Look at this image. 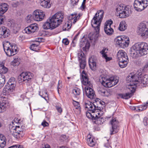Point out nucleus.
<instances>
[{
    "label": "nucleus",
    "mask_w": 148,
    "mask_h": 148,
    "mask_svg": "<svg viewBox=\"0 0 148 148\" xmlns=\"http://www.w3.org/2000/svg\"><path fill=\"white\" fill-rule=\"evenodd\" d=\"M73 24H71L70 22L68 21L64 25L63 27V29L64 30H66L69 29L71 26V25Z\"/></svg>",
    "instance_id": "obj_43"
},
{
    "label": "nucleus",
    "mask_w": 148,
    "mask_h": 148,
    "mask_svg": "<svg viewBox=\"0 0 148 148\" xmlns=\"http://www.w3.org/2000/svg\"><path fill=\"white\" fill-rule=\"evenodd\" d=\"M10 148H23V147L21 145H13L10 147Z\"/></svg>",
    "instance_id": "obj_57"
},
{
    "label": "nucleus",
    "mask_w": 148,
    "mask_h": 148,
    "mask_svg": "<svg viewBox=\"0 0 148 148\" xmlns=\"http://www.w3.org/2000/svg\"><path fill=\"white\" fill-rule=\"evenodd\" d=\"M85 3H82L81 6L80 7V9L82 10H83L85 8Z\"/></svg>",
    "instance_id": "obj_62"
},
{
    "label": "nucleus",
    "mask_w": 148,
    "mask_h": 148,
    "mask_svg": "<svg viewBox=\"0 0 148 148\" xmlns=\"http://www.w3.org/2000/svg\"><path fill=\"white\" fill-rule=\"evenodd\" d=\"M148 53V45L147 43L144 42L135 44L130 51L131 56L134 58L145 55Z\"/></svg>",
    "instance_id": "obj_3"
},
{
    "label": "nucleus",
    "mask_w": 148,
    "mask_h": 148,
    "mask_svg": "<svg viewBox=\"0 0 148 148\" xmlns=\"http://www.w3.org/2000/svg\"><path fill=\"white\" fill-rule=\"evenodd\" d=\"M16 81L14 77L10 78V92L13 93L14 92L15 88L16 86Z\"/></svg>",
    "instance_id": "obj_23"
},
{
    "label": "nucleus",
    "mask_w": 148,
    "mask_h": 148,
    "mask_svg": "<svg viewBox=\"0 0 148 148\" xmlns=\"http://www.w3.org/2000/svg\"><path fill=\"white\" fill-rule=\"evenodd\" d=\"M29 26L26 27L23 30V33L29 34L32 33L30 29Z\"/></svg>",
    "instance_id": "obj_50"
},
{
    "label": "nucleus",
    "mask_w": 148,
    "mask_h": 148,
    "mask_svg": "<svg viewBox=\"0 0 148 148\" xmlns=\"http://www.w3.org/2000/svg\"><path fill=\"white\" fill-rule=\"evenodd\" d=\"M45 14L41 10H36L33 13L32 17L34 20L37 21H42L44 18Z\"/></svg>",
    "instance_id": "obj_13"
},
{
    "label": "nucleus",
    "mask_w": 148,
    "mask_h": 148,
    "mask_svg": "<svg viewBox=\"0 0 148 148\" xmlns=\"http://www.w3.org/2000/svg\"><path fill=\"white\" fill-rule=\"evenodd\" d=\"M78 57L79 60L80 67L81 69H84L85 67L86 63L84 58L83 57L82 53H79Z\"/></svg>",
    "instance_id": "obj_29"
},
{
    "label": "nucleus",
    "mask_w": 148,
    "mask_h": 148,
    "mask_svg": "<svg viewBox=\"0 0 148 148\" xmlns=\"http://www.w3.org/2000/svg\"><path fill=\"white\" fill-rule=\"evenodd\" d=\"M10 32L16 34L18 32L20 29V26L14 20H10Z\"/></svg>",
    "instance_id": "obj_14"
},
{
    "label": "nucleus",
    "mask_w": 148,
    "mask_h": 148,
    "mask_svg": "<svg viewBox=\"0 0 148 148\" xmlns=\"http://www.w3.org/2000/svg\"><path fill=\"white\" fill-rule=\"evenodd\" d=\"M112 23L113 22L111 20L107 21L105 23L104 26V30L107 35H111L113 33L114 30L111 27V25Z\"/></svg>",
    "instance_id": "obj_12"
},
{
    "label": "nucleus",
    "mask_w": 148,
    "mask_h": 148,
    "mask_svg": "<svg viewBox=\"0 0 148 148\" xmlns=\"http://www.w3.org/2000/svg\"><path fill=\"white\" fill-rule=\"evenodd\" d=\"M31 30L32 33L37 31L38 29V27L37 24H33L29 26Z\"/></svg>",
    "instance_id": "obj_40"
},
{
    "label": "nucleus",
    "mask_w": 148,
    "mask_h": 148,
    "mask_svg": "<svg viewBox=\"0 0 148 148\" xmlns=\"http://www.w3.org/2000/svg\"><path fill=\"white\" fill-rule=\"evenodd\" d=\"M124 7L123 6V5L121 4L118 5L116 9V14L118 15L119 12H120V11H122L124 9Z\"/></svg>",
    "instance_id": "obj_44"
},
{
    "label": "nucleus",
    "mask_w": 148,
    "mask_h": 148,
    "mask_svg": "<svg viewBox=\"0 0 148 148\" xmlns=\"http://www.w3.org/2000/svg\"><path fill=\"white\" fill-rule=\"evenodd\" d=\"M40 148H50V146L49 144H44L43 147Z\"/></svg>",
    "instance_id": "obj_63"
},
{
    "label": "nucleus",
    "mask_w": 148,
    "mask_h": 148,
    "mask_svg": "<svg viewBox=\"0 0 148 148\" xmlns=\"http://www.w3.org/2000/svg\"><path fill=\"white\" fill-rule=\"evenodd\" d=\"M138 108L137 107H135L133 106H130V109L132 110H135L136 111H138Z\"/></svg>",
    "instance_id": "obj_59"
},
{
    "label": "nucleus",
    "mask_w": 148,
    "mask_h": 148,
    "mask_svg": "<svg viewBox=\"0 0 148 148\" xmlns=\"http://www.w3.org/2000/svg\"><path fill=\"white\" fill-rule=\"evenodd\" d=\"M117 58L118 60H124V58L128 59L126 53L122 50H119L117 53Z\"/></svg>",
    "instance_id": "obj_22"
},
{
    "label": "nucleus",
    "mask_w": 148,
    "mask_h": 148,
    "mask_svg": "<svg viewBox=\"0 0 148 148\" xmlns=\"http://www.w3.org/2000/svg\"><path fill=\"white\" fill-rule=\"evenodd\" d=\"M122 40H120L119 46L123 48H125L128 46L129 44L130 40L129 38L126 36H122Z\"/></svg>",
    "instance_id": "obj_18"
},
{
    "label": "nucleus",
    "mask_w": 148,
    "mask_h": 148,
    "mask_svg": "<svg viewBox=\"0 0 148 148\" xmlns=\"http://www.w3.org/2000/svg\"><path fill=\"white\" fill-rule=\"evenodd\" d=\"M9 44H7V45H3L4 50L7 56H9V55L8 54V53L7 51L9 50Z\"/></svg>",
    "instance_id": "obj_47"
},
{
    "label": "nucleus",
    "mask_w": 148,
    "mask_h": 148,
    "mask_svg": "<svg viewBox=\"0 0 148 148\" xmlns=\"http://www.w3.org/2000/svg\"><path fill=\"white\" fill-rule=\"evenodd\" d=\"M147 106H148V101L146 102V104L142 105L139 107H137L138 108V110L140 111L145 110L147 108Z\"/></svg>",
    "instance_id": "obj_42"
},
{
    "label": "nucleus",
    "mask_w": 148,
    "mask_h": 148,
    "mask_svg": "<svg viewBox=\"0 0 148 148\" xmlns=\"http://www.w3.org/2000/svg\"><path fill=\"white\" fill-rule=\"evenodd\" d=\"M128 91H130V92H127L123 94H119L118 95L117 98H122L125 99H128L130 98L132 95L133 93L134 92H132L128 88Z\"/></svg>",
    "instance_id": "obj_25"
},
{
    "label": "nucleus",
    "mask_w": 148,
    "mask_h": 148,
    "mask_svg": "<svg viewBox=\"0 0 148 148\" xmlns=\"http://www.w3.org/2000/svg\"><path fill=\"white\" fill-rule=\"evenodd\" d=\"M137 32L142 37L146 39L148 38V22H144L139 25Z\"/></svg>",
    "instance_id": "obj_7"
},
{
    "label": "nucleus",
    "mask_w": 148,
    "mask_h": 148,
    "mask_svg": "<svg viewBox=\"0 0 148 148\" xmlns=\"http://www.w3.org/2000/svg\"><path fill=\"white\" fill-rule=\"evenodd\" d=\"M8 106L9 102L3 101L2 100L0 99V113L5 111L6 110V108Z\"/></svg>",
    "instance_id": "obj_28"
},
{
    "label": "nucleus",
    "mask_w": 148,
    "mask_h": 148,
    "mask_svg": "<svg viewBox=\"0 0 148 148\" xmlns=\"http://www.w3.org/2000/svg\"><path fill=\"white\" fill-rule=\"evenodd\" d=\"M106 49H103L102 51L100 52V53L102 55V57L105 58L106 62H108L111 60L112 58H111L108 57L106 54L107 52H105Z\"/></svg>",
    "instance_id": "obj_39"
},
{
    "label": "nucleus",
    "mask_w": 148,
    "mask_h": 148,
    "mask_svg": "<svg viewBox=\"0 0 148 148\" xmlns=\"http://www.w3.org/2000/svg\"><path fill=\"white\" fill-rule=\"evenodd\" d=\"M56 109L57 111L60 113H61L62 112V109L60 106H56Z\"/></svg>",
    "instance_id": "obj_53"
},
{
    "label": "nucleus",
    "mask_w": 148,
    "mask_h": 148,
    "mask_svg": "<svg viewBox=\"0 0 148 148\" xmlns=\"http://www.w3.org/2000/svg\"><path fill=\"white\" fill-rule=\"evenodd\" d=\"M143 122L145 125H147L148 123V119L147 117H145L143 119Z\"/></svg>",
    "instance_id": "obj_52"
},
{
    "label": "nucleus",
    "mask_w": 148,
    "mask_h": 148,
    "mask_svg": "<svg viewBox=\"0 0 148 148\" xmlns=\"http://www.w3.org/2000/svg\"><path fill=\"white\" fill-rule=\"evenodd\" d=\"M62 43L65 45H67L69 43V41L67 38H65L63 40Z\"/></svg>",
    "instance_id": "obj_54"
},
{
    "label": "nucleus",
    "mask_w": 148,
    "mask_h": 148,
    "mask_svg": "<svg viewBox=\"0 0 148 148\" xmlns=\"http://www.w3.org/2000/svg\"><path fill=\"white\" fill-rule=\"evenodd\" d=\"M3 96L0 97V99L3 101L9 102V85H5L3 89Z\"/></svg>",
    "instance_id": "obj_15"
},
{
    "label": "nucleus",
    "mask_w": 148,
    "mask_h": 148,
    "mask_svg": "<svg viewBox=\"0 0 148 148\" xmlns=\"http://www.w3.org/2000/svg\"><path fill=\"white\" fill-rule=\"evenodd\" d=\"M134 5L136 10L141 11L148 6V0H135Z\"/></svg>",
    "instance_id": "obj_8"
},
{
    "label": "nucleus",
    "mask_w": 148,
    "mask_h": 148,
    "mask_svg": "<svg viewBox=\"0 0 148 148\" xmlns=\"http://www.w3.org/2000/svg\"><path fill=\"white\" fill-rule=\"evenodd\" d=\"M80 17L79 14L77 16L76 14H72L69 16V21H71V24H74L77 21L79 20Z\"/></svg>",
    "instance_id": "obj_24"
},
{
    "label": "nucleus",
    "mask_w": 148,
    "mask_h": 148,
    "mask_svg": "<svg viewBox=\"0 0 148 148\" xmlns=\"http://www.w3.org/2000/svg\"><path fill=\"white\" fill-rule=\"evenodd\" d=\"M122 36L117 37L114 39V42L116 45L119 46V45H121L120 41L122 40Z\"/></svg>",
    "instance_id": "obj_45"
},
{
    "label": "nucleus",
    "mask_w": 148,
    "mask_h": 148,
    "mask_svg": "<svg viewBox=\"0 0 148 148\" xmlns=\"http://www.w3.org/2000/svg\"><path fill=\"white\" fill-rule=\"evenodd\" d=\"M112 127L110 130V134L111 135L117 133L119 130V122L116 118L112 119L110 121Z\"/></svg>",
    "instance_id": "obj_11"
},
{
    "label": "nucleus",
    "mask_w": 148,
    "mask_h": 148,
    "mask_svg": "<svg viewBox=\"0 0 148 148\" xmlns=\"http://www.w3.org/2000/svg\"><path fill=\"white\" fill-rule=\"evenodd\" d=\"M73 103L74 106V107L78 105H79V103L78 102L74 101H73Z\"/></svg>",
    "instance_id": "obj_61"
},
{
    "label": "nucleus",
    "mask_w": 148,
    "mask_h": 148,
    "mask_svg": "<svg viewBox=\"0 0 148 148\" xmlns=\"http://www.w3.org/2000/svg\"><path fill=\"white\" fill-rule=\"evenodd\" d=\"M8 69L5 67L4 65L2 64H0V74H5L8 71Z\"/></svg>",
    "instance_id": "obj_41"
},
{
    "label": "nucleus",
    "mask_w": 148,
    "mask_h": 148,
    "mask_svg": "<svg viewBox=\"0 0 148 148\" xmlns=\"http://www.w3.org/2000/svg\"><path fill=\"white\" fill-rule=\"evenodd\" d=\"M99 90V93L103 96V94H104L106 90L103 88H100Z\"/></svg>",
    "instance_id": "obj_56"
},
{
    "label": "nucleus",
    "mask_w": 148,
    "mask_h": 148,
    "mask_svg": "<svg viewBox=\"0 0 148 148\" xmlns=\"http://www.w3.org/2000/svg\"><path fill=\"white\" fill-rule=\"evenodd\" d=\"M33 76V74L30 72H22L18 77V81L19 83L23 82L29 83Z\"/></svg>",
    "instance_id": "obj_10"
},
{
    "label": "nucleus",
    "mask_w": 148,
    "mask_h": 148,
    "mask_svg": "<svg viewBox=\"0 0 148 148\" xmlns=\"http://www.w3.org/2000/svg\"><path fill=\"white\" fill-rule=\"evenodd\" d=\"M18 51L17 46L14 44L10 45V51L11 56H13L17 53Z\"/></svg>",
    "instance_id": "obj_30"
},
{
    "label": "nucleus",
    "mask_w": 148,
    "mask_h": 148,
    "mask_svg": "<svg viewBox=\"0 0 148 148\" xmlns=\"http://www.w3.org/2000/svg\"><path fill=\"white\" fill-rule=\"evenodd\" d=\"M14 60L11 62V65L13 66H18L21 62V60L18 57L14 58Z\"/></svg>",
    "instance_id": "obj_38"
},
{
    "label": "nucleus",
    "mask_w": 148,
    "mask_h": 148,
    "mask_svg": "<svg viewBox=\"0 0 148 148\" xmlns=\"http://www.w3.org/2000/svg\"><path fill=\"white\" fill-rule=\"evenodd\" d=\"M74 109L75 110V111L77 112L76 113L77 114H80L81 112V108L80 104L74 107Z\"/></svg>",
    "instance_id": "obj_48"
},
{
    "label": "nucleus",
    "mask_w": 148,
    "mask_h": 148,
    "mask_svg": "<svg viewBox=\"0 0 148 148\" xmlns=\"http://www.w3.org/2000/svg\"><path fill=\"white\" fill-rule=\"evenodd\" d=\"M25 125L14 126L10 123V135L12 136L17 139H19L24 135L23 132L26 130Z\"/></svg>",
    "instance_id": "obj_5"
},
{
    "label": "nucleus",
    "mask_w": 148,
    "mask_h": 148,
    "mask_svg": "<svg viewBox=\"0 0 148 148\" xmlns=\"http://www.w3.org/2000/svg\"><path fill=\"white\" fill-rule=\"evenodd\" d=\"M96 59L94 56H92L89 59V65L90 69L92 70L95 69L96 67Z\"/></svg>",
    "instance_id": "obj_27"
},
{
    "label": "nucleus",
    "mask_w": 148,
    "mask_h": 148,
    "mask_svg": "<svg viewBox=\"0 0 148 148\" xmlns=\"http://www.w3.org/2000/svg\"><path fill=\"white\" fill-rule=\"evenodd\" d=\"M64 14L62 12H58L45 22L43 25L45 29H53L58 27L63 21Z\"/></svg>",
    "instance_id": "obj_2"
},
{
    "label": "nucleus",
    "mask_w": 148,
    "mask_h": 148,
    "mask_svg": "<svg viewBox=\"0 0 148 148\" xmlns=\"http://www.w3.org/2000/svg\"><path fill=\"white\" fill-rule=\"evenodd\" d=\"M138 71L136 74L134 73H130L126 78L127 82H130L129 84V88L132 92H134L135 87L137 86H141L145 87L148 85V75H142V72L138 73Z\"/></svg>",
    "instance_id": "obj_1"
},
{
    "label": "nucleus",
    "mask_w": 148,
    "mask_h": 148,
    "mask_svg": "<svg viewBox=\"0 0 148 148\" xmlns=\"http://www.w3.org/2000/svg\"><path fill=\"white\" fill-rule=\"evenodd\" d=\"M5 79L4 77H0V89L2 88L5 84Z\"/></svg>",
    "instance_id": "obj_49"
},
{
    "label": "nucleus",
    "mask_w": 148,
    "mask_h": 148,
    "mask_svg": "<svg viewBox=\"0 0 148 148\" xmlns=\"http://www.w3.org/2000/svg\"><path fill=\"white\" fill-rule=\"evenodd\" d=\"M103 10L97 12L91 21V25L97 33L99 32L100 24L103 17Z\"/></svg>",
    "instance_id": "obj_6"
},
{
    "label": "nucleus",
    "mask_w": 148,
    "mask_h": 148,
    "mask_svg": "<svg viewBox=\"0 0 148 148\" xmlns=\"http://www.w3.org/2000/svg\"><path fill=\"white\" fill-rule=\"evenodd\" d=\"M6 138L4 135L0 134V148H3L5 146L6 142Z\"/></svg>",
    "instance_id": "obj_36"
},
{
    "label": "nucleus",
    "mask_w": 148,
    "mask_h": 148,
    "mask_svg": "<svg viewBox=\"0 0 148 148\" xmlns=\"http://www.w3.org/2000/svg\"><path fill=\"white\" fill-rule=\"evenodd\" d=\"M41 125L44 127H47L49 126V123L45 121L44 120L41 123Z\"/></svg>",
    "instance_id": "obj_55"
},
{
    "label": "nucleus",
    "mask_w": 148,
    "mask_h": 148,
    "mask_svg": "<svg viewBox=\"0 0 148 148\" xmlns=\"http://www.w3.org/2000/svg\"><path fill=\"white\" fill-rule=\"evenodd\" d=\"M72 92L74 95H78L80 94L81 90L79 88L75 87L73 90Z\"/></svg>",
    "instance_id": "obj_46"
},
{
    "label": "nucleus",
    "mask_w": 148,
    "mask_h": 148,
    "mask_svg": "<svg viewBox=\"0 0 148 148\" xmlns=\"http://www.w3.org/2000/svg\"><path fill=\"white\" fill-rule=\"evenodd\" d=\"M84 107L86 110H92L95 109H99L100 108L94 104L92 103L87 101L85 102Z\"/></svg>",
    "instance_id": "obj_19"
},
{
    "label": "nucleus",
    "mask_w": 148,
    "mask_h": 148,
    "mask_svg": "<svg viewBox=\"0 0 148 148\" xmlns=\"http://www.w3.org/2000/svg\"><path fill=\"white\" fill-rule=\"evenodd\" d=\"M102 115H99L97 116L95 119V120L93 121V123L99 125L101 124L105 121L104 119L101 116Z\"/></svg>",
    "instance_id": "obj_33"
},
{
    "label": "nucleus",
    "mask_w": 148,
    "mask_h": 148,
    "mask_svg": "<svg viewBox=\"0 0 148 148\" xmlns=\"http://www.w3.org/2000/svg\"><path fill=\"white\" fill-rule=\"evenodd\" d=\"M99 80L101 84L106 87H111L116 85L119 82L116 77H110L103 74L100 76Z\"/></svg>",
    "instance_id": "obj_4"
},
{
    "label": "nucleus",
    "mask_w": 148,
    "mask_h": 148,
    "mask_svg": "<svg viewBox=\"0 0 148 148\" xmlns=\"http://www.w3.org/2000/svg\"><path fill=\"white\" fill-rule=\"evenodd\" d=\"M119 61V64L120 67L122 68H123L127 66L128 62V59L124 58V60H118Z\"/></svg>",
    "instance_id": "obj_35"
},
{
    "label": "nucleus",
    "mask_w": 148,
    "mask_h": 148,
    "mask_svg": "<svg viewBox=\"0 0 148 148\" xmlns=\"http://www.w3.org/2000/svg\"><path fill=\"white\" fill-rule=\"evenodd\" d=\"M110 95V93L108 91L106 90L104 94H103V96L108 97Z\"/></svg>",
    "instance_id": "obj_58"
},
{
    "label": "nucleus",
    "mask_w": 148,
    "mask_h": 148,
    "mask_svg": "<svg viewBox=\"0 0 148 148\" xmlns=\"http://www.w3.org/2000/svg\"><path fill=\"white\" fill-rule=\"evenodd\" d=\"M82 78L81 79L82 83L84 85L89 86L90 87L92 86L90 82L88 80V76L84 71L83 70L81 74Z\"/></svg>",
    "instance_id": "obj_16"
},
{
    "label": "nucleus",
    "mask_w": 148,
    "mask_h": 148,
    "mask_svg": "<svg viewBox=\"0 0 148 148\" xmlns=\"http://www.w3.org/2000/svg\"><path fill=\"white\" fill-rule=\"evenodd\" d=\"M90 87H85V91L86 95L90 99H93L95 97V94L93 90Z\"/></svg>",
    "instance_id": "obj_20"
},
{
    "label": "nucleus",
    "mask_w": 148,
    "mask_h": 148,
    "mask_svg": "<svg viewBox=\"0 0 148 148\" xmlns=\"http://www.w3.org/2000/svg\"><path fill=\"white\" fill-rule=\"evenodd\" d=\"M79 0H72V5L74 6L77 4Z\"/></svg>",
    "instance_id": "obj_60"
},
{
    "label": "nucleus",
    "mask_w": 148,
    "mask_h": 148,
    "mask_svg": "<svg viewBox=\"0 0 148 148\" xmlns=\"http://www.w3.org/2000/svg\"><path fill=\"white\" fill-rule=\"evenodd\" d=\"M131 13L130 9L129 8L125 6L123 10L119 12L118 14L120 18H124L128 17Z\"/></svg>",
    "instance_id": "obj_17"
},
{
    "label": "nucleus",
    "mask_w": 148,
    "mask_h": 148,
    "mask_svg": "<svg viewBox=\"0 0 148 148\" xmlns=\"http://www.w3.org/2000/svg\"><path fill=\"white\" fill-rule=\"evenodd\" d=\"M22 120L21 119H18L17 118L16 119H15V120L14 121H12L10 123L11 125H13V124L14 123H21L22 122Z\"/></svg>",
    "instance_id": "obj_51"
},
{
    "label": "nucleus",
    "mask_w": 148,
    "mask_h": 148,
    "mask_svg": "<svg viewBox=\"0 0 148 148\" xmlns=\"http://www.w3.org/2000/svg\"><path fill=\"white\" fill-rule=\"evenodd\" d=\"M86 140L88 145L90 147H93L96 144L95 139L90 135H88Z\"/></svg>",
    "instance_id": "obj_26"
},
{
    "label": "nucleus",
    "mask_w": 148,
    "mask_h": 148,
    "mask_svg": "<svg viewBox=\"0 0 148 148\" xmlns=\"http://www.w3.org/2000/svg\"><path fill=\"white\" fill-rule=\"evenodd\" d=\"M0 35L6 38L9 36V34L7 32L6 28L4 26L0 27Z\"/></svg>",
    "instance_id": "obj_32"
},
{
    "label": "nucleus",
    "mask_w": 148,
    "mask_h": 148,
    "mask_svg": "<svg viewBox=\"0 0 148 148\" xmlns=\"http://www.w3.org/2000/svg\"><path fill=\"white\" fill-rule=\"evenodd\" d=\"M40 3L41 6L45 8H49L51 6L50 1L49 0H40Z\"/></svg>",
    "instance_id": "obj_34"
},
{
    "label": "nucleus",
    "mask_w": 148,
    "mask_h": 148,
    "mask_svg": "<svg viewBox=\"0 0 148 148\" xmlns=\"http://www.w3.org/2000/svg\"><path fill=\"white\" fill-rule=\"evenodd\" d=\"M100 109V108H99V109L97 108L92 110L87 111L86 112V116L89 119H91L93 122V121L95 120L96 117H97V116L99 115L100 116L103 115V112Z\"/></svg>",
    "instance_id": "obj_9"
},
{
    "label": "nucleus",
    "mask_w": 148,
    "mask_h": 148,
    "mask_svg": "<svg viewBox=\"0 0 148 148\" xmlns=\"http://www.w3.org/2000/svg\"><path fill=\"white\" fill-rule=\"evenodd\" d=\"M38 41L33 43L30 47V48L31 50L36 51H38L40 49V47L39 46V42L42 40V38H38Z\"/></svg>",
    "instance_id": "obj_21"
},
{
    "label": "nucleus",
    "mask_w": 148,
    "mask_h": 148,
    "mask_svg": "<svg viewBox=\"0 0 148 148\" xmlns=\"http://www.w3.org/2000/svg\"><path fill=\"white\" fill-rule=\"evenodd\" d=\"M8 5L6 3H2L0 4V14H4L8 9Z\"/></svg>",
    "instance_id": "obj_31"
},
{
    "label": "nucleus",
    "mask_w": 148,
    "mask_h": 148,
    "mask_svg": "<svg viewBox=\"0 0 148 148\" xmlns=\"http://www.w3.org/2000/svg\"><path fill=\"white\" fill-rule=\"evenodd\" d=\"M7 44H9V42L8 41L5 40L3 43V45H6Z\"/></svg>",
    "instance_id": "obj_64"
},
{
    "label": "nucleus",
    "mask_w": 148,
    "mask_h": 148,
    "mask_svg": "<svg viewBox=\"0 0 148 148\" xmlns=\"http://www.w3.org/2000/svg\"><path fill=\"white\" fill-rule=\"evenodd\" d=\"M127 25L125 21H122L120 23L119 29L120 31H124L127 28Z\"/></svg>",
    "instance_id": "obj_37"
}]
</instances>
